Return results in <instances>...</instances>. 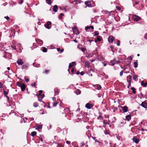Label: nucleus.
I'll return each mask as SVG.
<instances>
[{"label": "nucleus", "instance_id": "nucleus-38", "mask_svg": "<svg viewBox=\"0 0 147 147\" xmlns=\"http://www.w3.org/2000/svg\"><path fill=\"white\" fill-rule=\"evenodd\" d=\"M117 44L118 46H119L120 45V41L119 40H117Z\"/></svg>", "mask_w": 147, "mask_h": 147}, {"label": "nucleus", "instance_id": "nucleus-5", "mask_svg": "<svg viewBox=\"0 0 147 147\" xmlns=\"http://www.w3.org/2000/svg\"><path fill=\"white\" fill-rule=\"evenodd\" d=\"M17 63L18 65H22L23 64L24 62L23 60L20 59L17 61Z\"/></svg>", "mask_w": 147, "mask_h": 147}, {"label": "nucleus", "instance_id": "nucleus-15", "mask_svg": "<svg viewBox=\"0 0 147 147\" xmlns=\"http://www.w3.org/2000/svg\"><path fill=\"white\" fill-rule=\"evenodd\" d=\"M141 85L144 87H146L147 85V81L144 82L142 81L141 83Z\"/></svg>", "mask_w": 147, "mask_h": 147}, {"label": "nucleus", "instance_id": "nucleus-1", "mask_svg": "<svg viewBox=\"0 0 147 147\" xmlns=\"http://www.w3.org/2000/svg\"><path fill=\"white\" fill-rule=\"evenodd\" d=\"M17 85L19 87H21V90L22 91H24L26 88V86L25 85L22 83L20 82H18L16 83Z\"/></svg>", "mask_w": 147, "mask_h": 147}, {"label": "nucleus", "instance_id": "nucleus-36", "mask_svg": "<svg viewBox=\"0 0 147 147\" xmlns=\"http://www.w3.org/2000/svg\"><path fill=\"white\" fill-rule=\"evenodd\" d=\"M129 61H131L132 60V58L131 56H129L128 57Z\"/></svg>", "mask_w": 147, "mask_h": 147}, {"label": "nucleus", "instance_id": "nucleus-45", "mask_svg": "<svg viewBox=\"0 0 147 147\" xmlns=\"http://www.w3.org/2000/svg\"><path fill=\"white\" fill-rule=\"evenodd\" d=\"M11 47L14 50H16V46L14 45H11Z\"/></svg>", "mask_w": 147, "mask_h": 147}, {"label": "nucleus", "instance_id": "nucleus-32", "mask_svg": "<svg viewBox=\"0 0 147 147\" xmlns=\"http://www.w3.org/2000/svg\"><path fill=\"white\" fill-rule=\"evenodd\" d=\"M80 49L81 51L83 52H84L86 50V48L83 47H81Z\"/></svg>", "mask_w": 147, "mask_h": 147}, {"label": "nucleus", "instance_id": "nucleus-2", "mask_svg": "<svg viewBox=\"0 0 147 147\" xmlns=\"http://www.w3.org/2000/svg\"><path fill=\"white\" fill-rule=\"evenodd\" d=\"M51 22L50 21L47 22L45 24V27L48 29H50L51 27Z\"/></svg>", "mask_w": 147, "mask_h": 147}, {"label": "nucleus", "instance_id": "nucleus-13", "mask_svg": "<svg viewBox=\"0 0 147 147\" xmlns=\"http://www.w3.org/2000/svg\"><path fill=\"white\" fill-rule=\"evenodd\" d=\"M94 87L96 89L98 90H100L101 88V86L99 84L94 85Z\"/></svg>", "mask_w": 147, "mask_h": 147}, {"label": "nucleus", "instance_id": "nucleus-10", "mask_svg": "<svg viewBox=\"0 0 147 147\" xmlns=\"http://www.w3.org/2000/svg\"><path fill=\"white\" fill-rule=\"evenodd\" d=\"M58 8V6L57 5H55L53 8V11L54 12H56L57 11V9Z\"/></svg>", "mask_w": 147, "mask_h": 147}, {"label": "nucleus", "instance_id": "nucleus-27", "mask_svg": "<svg viewBox=\"0 0 147 147\" xmlns=\"http://www.w3.org/2000/svg\"><path fill=\"white\" fill-rule=\"evenodd\" d=\"M28 64H26L24 65H23L22 66V69H25L27 67H28Z\"/></svg>", "mask_w": 147, "mask_h": 147}, {"label": "nucleus", "instance_id": "nucleus-51", "mask_svg": "<svg viewBox=\"0 0 147 147\" xmlns=\"http://www.w3.org/2000/svg\"><path fill=\"white\" fill-rule=\"evenodd\" d=\"M66 143L67 144H70L71 143L69 141H67L66 142Z\"/></svg>", "mask_w": 147, "mask_h": 147}, {"label": "nucleus", "instance_id": "nucleus-12", "mask_svg": "<svg viewBox=\"0 0 147 147\" xmlns=\"http://www.w3.org/2000/svg\"><path fill=\"white\" fill-rule=\"evenodd\" d=\"M76 65V63L75 62H73L71 63H70L69 66V68H70L72 67L74 65Z\"/></svg>", "mask_w": 147, "mask_h": 147}, {"label": "nucleus", "instance_id": "nucleus-8", "mask_svg": "<svg viewBox=\"0 0 147 147\" xmlns=\"http://www.w3.org/2000/svg\"><path fill=\"white\" fill-rule=\"evenodd\" d=\"M85 107L88 109H90L92 107L93 105L92 104L88 103L86 104Z\"/></svg>", "mask_w": 147, "mask_h": 147}, {"label": "nucleus", "instance_id": "nucleus-40", "mask_svg": "<svg viewBox=\"0 0 147 147\" xmlns=\"http://www.w3.org/2000/svg\"><path fill=\"white\" fill-rule=\"evenodd\" d=\"M58 103L56 102H54L53 104V105L54 107H56L57 105V104Z\"/></svg>", "mask_w": 147, "mask_h": 147}, {"label": "nucleus", "instance_id": "nucleus-7", "mask_svg": "<svg viewBox=\"0 0 147 147\" xmlns=\"http://www.w3.org/2000/svg\"><path fill=\"white\" fill-rule=\"evenodd\" d=\"M3 94L7 98H9V97L7 96V94H8L9 91L8 90H5L4 89L3 90Z\"/></svg>", "mask_w": 147, "mask_h": 147}, {"label": "nucleus", "instance_id": "nucleus-25", "mask_svg": "<svg viewBox=\"0 0 147 147\" xmlns=\"http://www.w3.org/2000/svg\"><path fill=\"white\" fill-rule=\"evenodd\" d=\"M46 2L47 3H48L49 4L51 5V0H46Z\"/></svg>", "mask_w": 147, "mask_h": 147}, {"label": "nucleus", "instance_id": "nucleus-62", "mask_svg": "<svg viewBox=\"0 0 147 147\" xmlns=\"http://www.w3.org/2000/svg\"><path fill=\"white\" fill-rule=\"evenodd\" d=\"M74 41L75 42H76V43H77V42H78L77 41L76 39L74 40Z\"/></svg>", "mask_w": 147, "mask_h": 147}, {"label": "nucleus", "instance_id": "nucleus-35", "mask_svg": "<svg viewBox=\"0 0 147 147\" xmlns=\"http://www.w3.org/2000/svg\"><path fill=\"white\" fill-rule=\"evenodd\" d=\"M76 2L77 3H79L81 2V0H75Z\"/></svg>", "mask_w": 147, "mask_h": 147}, {"label": "nucleus", "instance_id": "nucleus-37", "mask_svg": "<svg viewBox=\"0 0 147 147\" xmlns=\"http://www.w3.org/2000/svg\"><path fill=\"white\" fill-rule=\"evenodd\" d=\"M24 79L26 82H28L29 81V79L28 78H27L26 77H25Z\"/></svg>", "mask_w": 147, "mask_h": 147}, {"label": "nucleus", "instance_id": "nucleus-39", "mask_svg": "<svg viewBox=\"0 0 147 147\" xmlns=\"http://www.w3.org/2000/svg\"><path fill=\"white\" fill-rule=\"evenodd\" d=\"M96 39L98 41H101V39L99 38V36H98L97 38Z\"/></svg>", "mask_w": 147, "mask_h": 147}, {"label": "nucleus", "instance_id": "nucleus-16", "mask_svg": "<svg viewBox=\"0 0 147 147\" xmlns=\"http://www.w3.org/2000/svg\"><path fill=\"white\" fill-rule=\"evenodd\" d=\"M85 3L86 5L88 7L91 6V5L89 1H86L85 2Z\"/></svg>", "mask_w": 147, "mask_h": 147}, {"label": "nucleus", "instance_id": "nucleus-30", "mask_svg": "<svg viewBox=\"0 0 147 147\" xmlns=\"http://www.w3.org/2000/svg\"><path fill=\"white\" fill-rule=\"evenodd\" d=\"M131 90L132 91V92H133L134 93V94H135L136 92L135 90V88H131Z\"/></svg>", "mask_w": 147, "mask_h": 147}, {"label": "nucleus", "instance_id": "nucleus-64", "mask_svg": "<svg viewBox=\"0 0 147 147\" xmlns=\"http://www.w3.org/2000/svg\"><path fill=\"white\" fill-rule=\"evenodd\" d=\"M40 141H41V142H42L43 141V139H42V138H40Z\"/></svg>", "mask_w": 147, "mask_h": 147}, {"label": "nucleus", "instance_id": "nucleus-52", "mask_svg": "<svg viewBox=\"0 0 147 147\" xmlns=\"http://www.w3.org/2000/svg\"><path fill=\"white\" fill-rule=\"evenodd\" d=\"M4 18L7 20L9 19V18L8 16H5Z\"/></svg>", "mask_w": 147, "mask_h": 147}, {"label": "nucleus", "instance_id": "nucleus-20", "mask_svg": "<svg viewBox=\"0 0 147 147\" xmlns=\"http://www.w3.org/2000/svg\"><path fill=\"white\" fill-rule=\"evenodd\" d=\"M103 122L105 125L109 124V121L107 120H103Z\"/></svg>", "mask_w": 147, "mask_h": 147}, {"label": "nucleus", "instance_id": "nucleus-18", "mask_svg": "<svg viewBox=\"0 0 147 147\" xmlns=\"http://www.w3.org/2000/svg\"><path fill=\"white\" fill-rule=\"evenodd\" d=\"M131 115H127L125 117V118L128 121H129L131 119Z\"/></svg>", "mask_w": 147, "mask_h": 147}, {"label": "nucleus", "instance_id": "nucleus-61", "mask_svg": "<svg viewBox=\"0 0 147 147\" xmlns=\"http://www.w3.org/2000/svg\"><path fill=\"white\" fill-rule=\"evenodd\" d=\"M93 11H94V12H97V10L96 9H94L93 10Z\"/></svg>", "mask_w": 147, "mask_h": 147}, {"label": "nucleus", "instance_id": "nucleus-28", "mask_svg": "<svg viewBox=\"0 0 147 147\" xmlns=\"http://www.w3.org/2000/svg\"><path fill=\"white\" fill-rule=\"evenodd\" d=\"M33 106L35 107H37L38 106V104L37 102H35Z\"/></svg>", "mask_w": 147, "mask_h": 147}, {"label": "nucleus", "instance_id": "nucleus-44", "mask_svg": "<svg viewBox=\"0 0 147 147\" xmlns=\"http://www.w3.org/2000/svg\"><path fill=\"white\" fill-rule=\"evenodd\" d=\"M128 82L129 84H128V85L127 87V88H129V86L131 85V82H130V81H129V82Z\"/></svg>", "mask_w": 147, "mask_h": 147}, {"label": "nucleus", "instance_id": "nucleus-53", "mask_svg": "<svg viewBox=\"0 0 147 147\" xmlns=\"http://www.w3.org/2000/svg\"><path fill=\"white\" fill-rule=\"evenodd\" d=\"M80 74L81 75H83L84 74V73L83 71H82L80 73Z\"/></svg>", "mask_w": 147, "mask_h": 147}, {"label": "nucleus", "instance_id": "nucleus-4", "mask_svg": "<svg viewBox=\"0 0 147 147\" xmlns=\"http://www.w3.org/2000/svg\"><path fill=\"white\" fill-rule=\"evenodd\" d=\"M115 39L114 37L112 36H110L108 38V41L112 43Z\"/></svg>", "mask_w": 147, "mask_h": 147}, {"label": "nucleus", "instance_id": "nucleus-55", "mask_svg": "<svg viewBox=\"0 0 147 147\" xmlns=\"http://www.w3.org/2000/svg\"><path fill=\"white\" fill-rule=\"evenodd\" d=\"M80 72L79 71H77L76 72V74H77L78 75L80 74Z\"/></svg>", "mask_w": 147, "mask_h": 147}, {"label": "nucleus", "instance_id": "nucleus-17", "mask_svg": "<svg viewBox=\"0 0 147 147\" xmlns=\"http://www.w3.org/2000/svg\"><path fill=\"white\" fill-rule=\"evenodd\" d=\"M131 76L130 75L127 77V81L128 82H129V81H130V82H131Z\"/></svg>", "mask_w": 147, "mask_h": 147}, {"label": "nucleus", "instance_id": "nucleus-31", "mask_svg": "<svg viewBox=\"0 0 147 147\" xmlns=\"http://www.w3.org/2000/svg\"><path fill=\"white\" fill-rule=\"evenodd\" d=\"M47 51V49L45 47H43V49H42V51L44 52H46Z\"/></svg>", "mask_w": 147, "mask_h": 147}, {"label": "nucleus", "instance_id": "nucleus-49", "mask_svg": "<svg viewBox=\"0 0 147 147\" xmlns=\"http://www.w3.org/2000/svg\"><path fill=\"white\" fill-rule=\"evenodd\" d=\"M42 92V90H40L39 91V95L41 94Z\"/></svg>", "mask_w": 147, "mask_h": 147}, {"label": "nucleus", "instance_id": "nucleus-47", "mask_svg": "<svg viewBox=\"0 0 147 147\" xmlns=\"http://www.w3.org/2000/svg\"><path fill=\"white\" fill-rule=\"evenodd\" d=\"M49 71V70H46L45 71L44 73L46 74H47Z\"/></svg>", "mask_w": 147, "mask_h": 147}, {"label": "nucleus", "instance_id": "nucleus-33", "mask_svg": "<svg viewBox=\"0 0 147 147\" xmlns=\"http://www.w3.org/2000/svg\"><path fill=\"white\" fill-rule=\"evenodd\" d=\"M73 32L74 33L75 31H77L78 30H77V28L76 27H74L73 28Z\"/></svg>", "mask_w": 147, "mask_h": 147}, {"label": "nucleus", "instance_id": "nucleus-57", "mask_svg": "<svg viewBox=\"0 0 147 147\" xmlns=\"http://www.w3.org/2000/svg\"><path fill=\"white\" fill-rule=\"evenodd\" d=\"M40 111H41V112L42 111V113H39L40 114H43L44 113H43V111L42 110H40Z\"/></svg>", "mask_w": 147, "mask_h": 147}, {"label": "nucleus", "instance_id": "nucleus-11", "mask_svg": "<svg viewBox=\"0 0 147 147\" xmlns=\"http://www.w3.org/2000/svg\"><path fill=\"white\" fill-rule=\"evenodd\" d=\"M133 140L136 144L138 143L139 142V140L135 137L132 138Z\"/></svg>", "mask_w": 147, "mask_h": 147}, {"label": "nucleus", "instance_id": "nucleus-9", "mask_svg": "<svg viewBox=\"0 0 147 147\" xmlns=\"http://www.w3.org/2000/svg\"><path fill=\"white\" fill-rule=\"evenodd\" d=\"M141 106L144 108H147V104L146 102H143L141 104Z\"/></svg>", "mask_w": 147, "mask_h": 147}, {"label": "nucleus", "instance_id": "nucleus-22", "mask_svg": "<svg viewBox=\"0 0 147 147\" xmlns=\"http://www.w3.org/2000/svg\"><path fill=\"white\" fill-rule=\"evenodd\" d=\"M81 92V91L78 89L76 90V93L77 95L80 94Z\"/></svg>", "mask_w": 147, "mask_h": 147}, {"label": "nucleus", "instance_id": "nucleus-3", "mask_svg": "<svg viewBox=\"0 0 147 147\" xmlns=\"http://www.w3.org/2000/svg\"><path fill=\"white\" fill-rule=\"evenodd\" d=\"M132 18L134 20L136 21H138L141 18L140 17L135 15H134Z\"/></svg>", "mask_w": 147, "mask_h": 147}, {"label": "nucleus", "instance_id": "nucleus-60", "mask_svg": "<svg viewBox=\"0 0 147 147\" xmlns=\"http://www.w3.org/2000/svg\"><path fill=\"white\" fill-rule=\"evenodd\" d=\"M90 27V28H91L92 29H94V27L93 26H91Z\"/></svg>", "mask_w": 147, "mask_h": 147}, {"label": "nucleus", "instance_id": "nucleus-14", "mask_svg": "<svg viewBox=\"0 0 147 147\" xmlns=\"http://www.w3.org/2000/svg\"><path fill=\"white\" fill-rule=\"evenodd\" d=\"M111 65L113 66L115 64L117 63V61L115 59H114L113 60H111Z\"/></svg>", "mask_w": 147, "mask_h": 147}, {"label": "nucleus", "instance_id": "nucleus-43", "mask_svg": "<svg viewBox=\"0 0 147 147\" xmlns=\"http://www.w3.org/2000/svg\"><path fill=\"white\" fill-rule=\"evenodd\" d=\"M90 27L89 26H87L86 27V28H85V30H88V29H90Z\"/></svg>", "mask_w": 147, "mask_h": 147}, {"label": "nucleus", "instance_id": "nucleus-23", "mask_svg": "<svg viewBox=\"0 0 147 147\" xmlns=\"http://www.w3.org/2000/svg\"><path fill=\"white\" fill-rule=\"evenodd\" d=\"M36 134V131H32L31 133V136H34Z\"/></svg>", "mask_w": 147, "mask_h": 147}, {"label": "nucleus", "instance_id": "nucleus-63", "mask_svg": "<svg viewBox=\"0 0 147 147\" xmlns=\"http://www.w3.org/2000/svg\"><path fill=\"white\" fill-rule=\"evenodd\" d=\"M64 51L63 49H62L60 50L61 53H62Z\"/></svg>", "mask_w": 147, "mask_h": 147}, {"label": "nucleus", "instance_id": "nucleus-41", "mask_svg": "<svg viewBox=\"0 0 147 147\" xmlns=\"http://www.w3.org/2000/svg\"><path fill=\"white\" fill-rule=\"evenodd\" d=\"M110 147H114L115 146V145L112 144V143H110Z\"/></svg>", "mask_w": 147, "mask_h": 147}, {"label": "nucleus", "instance_id": "nucleus-58", "mask_svg": "<svg viewBox=\"0 0 147 147\" xmlns=\"http://www.w3.org/2000/svg\"><path fill=\"white\" fill-rule=\"evenodd\" d=\"M74 68L72 69L71 70V72L73 73L74 71Z\"/></svg>", "mask_w": 147, "mask_h": 147}, {"label": "nucleus", "instance_id": "nucleus-59", "mask_svg": "<svg viewBox=\"0 0 147 147\" xmlns=\"http://www.w3.org/2000/svg\"><path fill=\"white\" fill-rule=\"evenodd\" d=\"M117 7V9L119 10H120V8L119 7Z\"/></svg>", "mask_w": 147, "mask_h": 147}, {"label": "nucleus", "instance_id": "nucleus-6", "mask_svg": "<svg viewBox=\"0 0 147 147\" xmlns=\"http://www.w3.org/2000/svg\"><path fill=\"white\" fill-rule=\"evenodd\" d=\"M121 108H122L123 111L124 112H126L128 111V108L127 106H123V107H121Z\"/></svg>", "mask_w": 147, "mask_h": 147}, {"label": "nucleus", "instance_id": "nucleus-24", "mask_svg": "<svg viewBox=\"0 0 147 147\" xmlns=\"http://www.w3.org/2000/svg\"><path fill=\"white\" fill-rule=\"evenodd\" d=\"M64 14L63 13H60L59 16V18L60 19H61L62 18V17L63 16H64Z\"/></svg>", "mask_w": 147, "mask_h": 147}, {"label": "nucleus", "instance_id": "nucleus-50", "mask_svg": "<svg viewBox=\"0 0 147 147\" xmlns=\"http://www.w3.org/2000/svg\"><path fill=\"white\" fill-rule=\"evenodd\" d=\"M37 40H38L39 41V42L40 43V44H41L42 43V41L41 40H39L38 39H37Z\"/></svg>", "mask_w": 147, "mask_h": 147}, {"label": "nucleus", "instance_id": "nucleus-54", "mask_svg": "<svg viewBox=\"0 0 147 147\" xmlns=\"http://www.w3.org/2000/svg\"><path fill=\"white\" fill-rule=\"evenodd\" d=\"M40 95L41 96V97H42V98H44V94H40Z\"/></svg>", "mask_w": 147, "mask_h": 147}, {"label": "nucleus", "instance_id": "nucleus-29", "mask_svg": "<svg viewBox=\"0 0 147 147\" xmlns=\"http://www.w3.org/2000/svg\"><path fill=\"white\" fill-rule=\"evenodd\" d=\"M138 77V76H137V75H134L133 76V79L135 80H136L137 79Z\"/></svg>", "mask_w": 147, "mask_h": 147}, {"label": "nucleus", "instance_id": "nucleus-26", "mask_svg": "<svg viewBox=\"0 0 147 147\" xmlns=\"http://www.w3.org/2000/svg\"><path fill=\"white\" fill-rule=\"evenodd\" d=\"M85 66L86 67L88 66L90 64V63L89 61H86L85 62Z\"/></svg>", "mask_w": 147, "mask_h": 147}, {"label": "nucleus", "instance_id": "nucleus-56", "mask_svg": "<svg viewBox=\"0 0 147 147\" xmlns=\"http://www.w3.org/2000/svg\"><path fill=\"white\" fill-rule=\"evenodd\" d=\"M31 85L32 86H36V83H34V84H31Z\"/></svg>", "mask_w": 147, "mask_h": 147}, {"label": "nucleus", "instance_id": "nucleus-46", "mask_svg": "<svg viewBox=\"0 0 147 147\" xmlns=\"http://www.w3.org/2000/svg\"><path fill=\"white\" fill-rule=\"evenodd\" d=\"M123 71H121L120 73V76H122L123 75Z\"/></svg>", "mask_w": 147, "mask_h": 147}, {"label": "nucleus", "instance_id": "nucleus-19", "mask_svg": "<svg viewBox=\"0 0 147 147\" xmlns=\"http://www.w3.org/2000/svg\"><path fill=\"white\" fill-rule=\"evenodd\" d=\"M54 91L55 93L56 94H58L59 92V90L57 88H55L54 90Z\"/></svg>", "mask_w": 147, "mask_h": 147}, {"label": "nucleus", "instance_id": "nucleus-21", "mask_svg": "<svg viewBox=\"0 0 147 147\" xmlns=\"http://www.w3.org/2000/svg\"><path fill=\"white\" fill-rule=\"evenodd\" d=\"M137 61H138L136 60V62H134V67L135 68H136L138 67V62H137Z\"/></svg>", "mask_w": 147, "mask_h": 147}, {"label": "nucleus", "instance_id": "nucleus-42", "mask_svg": "<svg viewBox=\"0 0 147 147\" xmlns=\"http://www.w3.org/2000/svg\"><path fill=\"white\" fill-rule=\"evenodd\" d=\"M111 11H105V12L106 14H110V13L111 12Z\"/></svg>", "mask_w": 147, "mask_h": 147}, {"label": "nucleus", "instance_id": "nucleus-34", "mask_svg": "<svg viewBox=\"0 0 147 147\" xmlns=\"http://www.w3.org/2000/svg\"><path fill=\"white\" fill-rule=\"evenodd\" d=\"M94 32L95 36H98L99 34L98 32L97 31H95Z\"/></svg>", "mask_w": 147, "mask_h": 147}, {"label": "nucleus", "instance_id": "nucleus-48", "mask_svg": "<svg viewBox=\"0 0 147 147\" xmlns=\"http://www.w3.org/2000/svg\"><path fill=\"white\" fill-rule=\"evenodd\" d=\"M110 47V48L111 49V51L113 52H114V51H113V46H111Z\"/></svg>", "mask_w": 147, "mask_h": 147}]
</instances>
